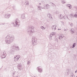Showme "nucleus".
I'll return each instance as SVG.
<instances>
[{
	"instance_id": "f257e3e1",
	"label": "nucleus",
	"mask_w": 77,
	"mask_h": 77,
	"mask_svg": "<svg viewBox=\"0 0 77 77\" xmlns=\"http://www.w3.org/2000/svg\"><path fill=\"white\" fill-rule=\"evenodd\" d=\"M14 36L13 35H7L5 38L6 43L7 44H9L14 41Z\"/></svg>"
},
{
	"instance_id": "f03ea898",
	"label": "nucleus",
	"mask_w": 77,
	"mask_h": 77,
	"mask_svg": "<svg viewBox=\"0 0 77 77\" xmlns=\"http://www.w3.org/2000/svg\"><path fill=\"white\" fill-rule=\"evenodd\" d=\"M20 25V21L18 19H17L14 20V22L12 23L11 24L12 27H19Z\"/></svg>"
},
{
	"instance_id": "7ed1b4c3",
	"label": "nucleus",
	"mask_w": 77,
	"mask_h": 77,
	"mask_svg": "<svg viewBox=\"0 0 77 77\" xmlns=\"http://www.w3.org/2000/svg\"><path fill=\"white\" fill-rule=\"evenodd\" d=\"M11 49L10 51L11 53L14 52V51H18L20 50V48L18 46H17L15 45H13L11 47Z\"/></svg>"
},
{
	"instance_id": "20e7f679",
	"label": "nucleus",
	"mask_w": 77,
	"mask_h": 77,
	"mask_svg": "<svg viewBox=\"0 0 77 77\" xmlns=\"http://www.w3.org/2000/svg\"><path fill=\"white\" fill-rule=\"evenodd\" d=\"M27 32H28L29 35H32V33L34 32V27L31 26L29 27L27 30Z\"/></svg>"
},
{
	"instance_id": "39448f33",
	"label": "nucleus",
	"mask_w": 77,
	"mask_h": 77,
	"mask_svg": "<svg viewBox=\"0 0 77 77\" xmlns=\"http://www.w3.org/2000/svg\"><path fill=\"white\" fill-rule=\"evenodd\" d=\"M32 43L33 45H36L37 44V39L35 38H33L32 39Z\"/></svg>"
},
{
	"instance_id": "423d86ee",
	"label": "nucleus",
	"mask_w": 77,
	"mask_h": 77,
	"mask_svg": "<svg viewBox=\"0 0 77 77\" xmlns=\"http://www.w3.org/2000/svg\"><path fill=\"white\" fill-rule=\"evenodd\" d=\"M43 6L44 7H43L42 8L43 9H48L50 8V5H48V4L44 5Z\"/></svg>"
},
{
	"instance_id": "0eeeda50",
	"label": "nucleus",
	"mask_w": 77,
	"mask_h": 77,
	"mask_svg": "<svg viewBox=\"0 0 77 77\" xmlns=\"http://www.w3.org/2000/svg\"><path fill=\"white\" fill-rule=\"evenodd\" d=\"M11 16V14L9 13H5L4 15V17L5 18H9Z\"/></svg>"
},
{
	"instance_id": "6e6552de",
	"label": "nucleus",
	"mask_w": 77,
	"mask_h": 77,
	"mask_svg": "<svg viewBox=\"0 0 77 77\" xmlns=\"http://www.w3.org/2000/svg\"><path fill=\"white\" fill-rule=\"evenodd\" d=\"M1 56L2 59L5 58L6 56V54L5 52H3L1 53Z\"/></svg>"
},
{
	"instance_id": "1a4fd4ad",
	"label": "nucleus",
	"mask_w": 77,
	"mask_h": 77,
	"mask_svg": "<svg viewBox=\"0 0 77 77\" xmlns=\"http://www.w3.org/2000/svg\"><path fill=\"white\" fill-rule=\"evenodd\" d=\"M20 58V56L19 55H17L15 56L14 59L15 60V62H18L19 61V59Z\"/></svg>"
},
{
	"instance_id": "9d476101",
	"label": "nucleus",
	"mask_w": 77,
	"mask_h": 77,
	"mask_svg": "<svg viewBox=\"0 0 77 77\" xmlns=\"http://www.w3.org/2000/svg\"><path fill=\"white\" fill-rule=\"evenodd\" d=\"M37 69H38V71L39 72H42L43 71V70H42V69L41 68H40L39 67H38L37 68Z\"/></svg>"
},
{
	"instance_id": "9b49d317",
	"label": "nucleus",
	"mask_w": 77,
	"mask_h": 77,
	"mask_svg": "<svg viewBox=\"0 0 77 77\" xmlns=\"http://www.w3.org/2000/svg\"><path fill=\"white\" fill-rule=\"evenodd\" d=\"M47 15L48 17L49 18V19H50L51 20H52V19H53V18L51 17V14H50V13L48 14Z\"/></svg>"
},
{
	"instance_id": "f8f14e48",
	"label": "nucleus",
	"mask_w": 77,
	"mask_h": 77,
	"mask_svg": "<svg viewBox=\"0 0 77 77\" xmlns=\"http://www.w3.org/2000/svg\"><path fill=\"white\" fill-rule=\"evenodd\" d=\"M51 29L53 30H55L56 29V25H53L51 26Z\"/></svg>"
},
{
	"instance_id": "ddd939ff",
	"label": "nucleus",
	"mask_w": 77,
	"mask_h": 77,
	"mask_svg": "<svg viewBox=\"0 0 77 77\" xmlns=\"http://www.w3.org/2000/svg\"><path fill=\"white\" fill-rule=\"evenodd\" d=\"M17 68H19V69H20V70H21V69H22V68H23V67H22V65H21V64L18 65L17 66Z\"/></svg>"
},
{
	"instance_id": "4468645a",
	"label": "nucleus",
	"mask_w": 77,
	"mask_h": 77,
	"mask_svg": "<svg viewBox=\"0 0 77 77\" xmlns=\"http://www.w3.org/2000/svg\"><path fill=\"white\" fill-rule=\"evenodd\" d=\"M63 17V16L62 14H60L58 16V18L60 20H62Z\"/></svg>"
},
{
	"instance_id": "2eb2a0df",
	"label": "nucleus",
	"mask_w": 77,
	"mask_h": 77,
	"mask_svg": "<svg viewBox=\"0 0 77 77\" xmlns=\"http://www.w3.org/2000/svg\"><path fill=\"white\" fill-rule=\"evenodd\" d=\"M63 37V34H61L59 37V38L60 39H62Z\"/></svg>"
},
{
	"instance_id": "dca6fc26",
	"label": "nucleus",
	"mask_w": 77,
	"mask_h": 77,
	"mask_svg": "<svg viewBox=\"0 0 77 77\" xmlns=\"http://www.w3.org/2000/svg\"><path fill=\"white\" fill-rule=\"evenodd\" d=\"M70 32L71 33H75V29H72L70 30Z\"/></svg>"
},
{
	"instance_id": "f3484780",
	"label": "nucleus",
	"mask_w": 77,
	"mask_h": 77,
	"mask_svg": "<svg viewBox=\"0 0 77 77\" xmlns=\"http://www.w3.org/2000/svg\"><path fill=\"white\" fill-rule=\"evenodd\" d=\"M68 8H69V9H71L72 8V5L70 4H68L67 5Z\"/></svg>"
},
{
	"instance_id": "a211bd4d",
	"label": "nucleus",
	"mask_w": 77,
	"mask_h": 77,
	"mask_svg": "<svg viewBox=\"0 0 77 77\" xmlns=\"http://www.w3.org/2000/svg\"><path fill=\"white\" fill-rule=\"evenodd\" d=\"M50 4L52 6H53V7H54V8H56V5L54 4L53 3V2H51Z\"/></svg>"
},
{
	"instance_id": "6ab92c4d",
	"label": "nucleus",
	"mask_w": 77,
	"mask_h": 77,
	"mask_svg": "<svg viewBox=\"0 0 77 77\" xmlns=\"http://www.w3.org/2000/svg\"><path fill=\"white\" fill-rule=\"evenodd\" d=\"M70 16L71 18H73L74 17V14H70Z\"/></svg>"
},
{
	"instance_id": "aec40b11",
	"label": "nucleus",
	"mask_w": 77,
	"mask_h": 77,
	"mask_svg": "<svg viewBox=\"0 0 77 77\" xmlns=\"http://www.w3.org/2000/svg\"><path fill=\"white\" fill-rule=\"evenodd\" d=\"M21 17L22 18H23V19H24V18H26V17H25V14H22L21 15Z\"/></svg>"
},
{
	"instance_id": "412c9836",
	"label": "nucleus",
	"mask_w": 77,
	"mask_h": 77,
	"mask_svg": "<svg viewBox=\"0 0 77 77\" xmlns=\"http://www.w3.org/2000/svg\"><path fill=\"white\" fill-rule=\"evenodd\" d=\"M64 13L65 15H68V14H69V13L68 12V11L67 10H65L64 11Z\"/></svg>"
},
{
	"instance_id": "4be33fe9",
	"label": "nucleus",
	"mask_w": 77,
	"mask_h": 77,
	"mask_svg": "<svg viewBox=\"0 0 77 77\" xmlns=\"http://www.w3.org/2000/svg\"><path fill=\"white\" fill-rule=\"evenodd\" d=\"M43 7L41 8V6H38V10H41L42 9H43Z\"/></svg>"
},
{
	"instance_id": "5701e85b",
	"label": "nucleus",
	"mask_w": 77,
	"mask_h": 77,
	"mask_svg": "<svg viewBox=\"0 0 77 77\" xmlns=\"http://www.w3.org/2000/svg\"><path fill=\"white\" fill-rule=\"evenodd\" d=\"M70 77H75V75L73 74V73L72 72L71 73Z\"/></svg>"
},
{
	"instance_id": "b1692460",
	"label": "nucleus",
	"mask_w": 77,
	"mask_h": 77,
	"mask_svg": "<svg viewBox=\"0 0 77 77\" xmlns=\"http://www.w3.org/2000/svg\"><path fill=\"white\" fill-rule=\"evenodd\" d=\"M70 71H71V69H68L66 70V72H67L69 73V72H70Z\"/></svg>"
},
{
	"instance_id": "393cba45",
	"label": "nucleus",
	"mask_w": 77,
	"mask_h": 77,
	"mask_svg": "<svg viewBox=\"0 0 77 77\" xmlns=\"http://www.w3.org/2000/svg\"><path fill=\"white\" fill-rule=\"evenodd\" d=\"M15 71H12V76H14V75H15Z\"/></svg>"
},
{
	"instance_id": "a878e982",
	"label": "nucleus",
	"mask_w": 77,
	"mask_h": 77,
	"mask_svg": "<svg viewBox=\"0 0 77 77\" xmlns=\"http://www.w3.org/2000/svg\"><path fill=\"white\" fill-rule=\"evenodd\" d=\"M67 19H68V20H69V19H71V17L70 16V15H68L67 16Z\"/></svg>"
},
{
	"instance_id": "bb28decb",
	"label": "nucleus",
	"mask_w": 77,
	"mask_h": 77,
	"mask_svg": "<svg viewBox=\"0 0 77 77\" xmlns=\"http://www.w3.org/2000/svg\"><path fill=\"white\" fill-rule=\"evenodd\" d=\"M75 45H76V43H74L73 45H72V48H74V47H75Z\"/></svg>"
},
{
	"instance_id": "cd10ccee",
	"label": "nucleus",
	"mask_w": 77,
	"mask_h": 77,
	"mask_svg": "<svg viewBox=\"0 0 77 77\" xmlns=\"http://www.w3.org/2000/svg\"><path fill=\"white\" fill-rule=\"evenodd\" d=\"M30 63V60H28L27 62V65H29Z\"/></svg>"
},
{
	"instance_id": "c85d7f7f",
	"label": "nucleus",
	"mask_w": 77,
	"mask_h": 77,
	"mask_svg": "<svg viewBox=\"0 0 77 77\" xmlns=\"http://www.w3.org/2000/svg\"><path fill=\"white\" fill-rule=\"evenodd\" d=\"M69 75V73L66 71V72H65V75Z\"/></svg>"
},
{
	"instance_id": "c756f323",
	"label": "nucleus",
	"mask_w": 77,
	"mask_h": 77,
	"mask_svg": "<svg viewBox=\"0 0 77 77\" xmlns=\"http://www.w3.org/2000/svg\"><path fill=\"white\" fill-rule=\"evenodd\" d=\"M67 16H63V18H64V19H68L67 17Z\"/></svg>"
},
{
	"instance_id": "7c9ffc66",
	"label": "nucleus",
	"mask_w": 77,
	"mask_h": 77,
	"mask_svg": "<svg viewBox=\"0 0 77 77\" xmlns=\"http://www.w3.org/2000/svg\"><path fill=\"white\" fill-rule=\"evenodd\" d=\"M40 28L42 29L43 30H44L45 29V28H44L43 26H41Z\"/></svg>"
},
{
	"instance_id": "2f4dec72",
	"label": "nucleus",
	"mask_w": 77,
	"mask_h": 77,
	"mask_svg": "<svg viewBox=\"0 0 77 77\" xmlns=\"http://www.w3.org/2000/svg\"><path fill=\"white\" fill-rule=\"evenodd\" d=\"M55 41L56 42H59V40H58V39L56 38L55 39Z\"/></svg>"
},
{
	"instance_id": "473e14b6",
	"label": "nucleus",
	"mask_w": 77,
	"mask_h": 77,
	"mask_svg": "<svg viewBox=\"0 0 77 77\" xmlns=\"http://www.w3.org/2000/svg\"><path fill=\"white\" fill-rule=\"evenodd\" d=\"M56 32H52L51 33V35H55Z\"/></svg>"
},
{
	"instance_id": "72a5a7b5",
	"label": "nucleus",
	"mask_w": 77,
	"mask_h": 77,
	"mask_svg": "<svg viewBox=\"0 0 77 77\" xmlns=\"http://www.w3.org/2000/svg\"><path fill=\"white\" fill-rule=\"evenodd\" d=\"M59 14V11H56V14Z\"/></svg>"
},
{
	"instance_id": "f704fd0d",
	"label": "nucleus",
	"mask_w": 77,
	"mask_h": 77,
	"mask_svg": "<svg viewBox=\"0 0 77 77\" xmlns=\"http://www.w3.org/2000/svg\"><path fill=\"white\" fill-rule=\"evenodd\" d=\"M61 3H63V4H64L66 2L65 1L62 0V1H61Z\"/></svg>"
},
{
	"instance_id": "c9c22d12",
	"label": "nucleus",
	"mask_w": 77,
	"mask_h": 77,
	"mask_svg": "<svg viewBox=\"0 0 77 77\" xmlns=\"http://www.w3.org/2000/svg\"><path fill=\"white\" fill-rule=\"evenodd\" d=\"M60 22L61 24H62V25H63L64 24V22H63L60 21Z\"/></svg>"
},
{
	"instance_id": "e433bc0d",
	"label": "nucleus",
	"mask_w": 77,
	"mask_h": 77,
	"mask_svg": "<svg viewBox=\"0 0 77 77\" xmlns=\"http://www.w3.org/2000/svg\"><path fill=\"white\" fill-rule=\"evenodd\" d=\"M2 24H3L4 25V24H9V23H3Z\"/></svg>"
},
{
	"instance_id": "4c0bfd02",
	"label": "nucleus",
	"mask_w": 77,
	"mask_h": 77,
	"mask_svg": "<svg viewBox=\"0 0 77 77\" xmlns=\"http://www.w3.org/2000/svg\"><path fill=\"white\" fill-rule=\"evenodd\" d=\"M70 26H71L72 27V26H73V24H72V23H71L70 24Z\"/></svg>"
},
{
	"instance_id": "58836bf2",
	"label": "nucleus",
	"mask_w": 77,
	"mask_h": 77,
	"mask_svg": "<svg viewBox=\"0 0 77 77\" xmlns=\"http://www.w3.org/2000/svg\"><path fill=\"white\" fill-rule=\"evenodd\" d=\"M64 32H67V29H64Z\"/></svg>"
},
{
	"instance_id": "ea45409f",
	"label": "nucleus",
	"mask_w": 77,
	"mask_h": 77,
	"mask_svg": "<svg viewBox=\"0 0 77 77\" xmlns=\"http://www.w3.org/2000/svg\"><path fill=\"white\" fill-rule=\"evenodd\" d=\"M29 2H26V5H29Z\"/></svg>"
},
{
	"instance_id": "a19ab883",
	"label": "nucleus",
	"mask_w": 77,
	"mask_h": 77,
	"mask_svg": "<svg viewBox=\"0 0 77 77\" xmlns=\"http://www.w3.org/2000/svg\"><path fill=\"white\" fill-rule=\"evenodd\" d=\"M49 39H51V40L52 39V37H50V38H49Z\"/></svg>"
},
{
	"instance_id": "79ce46f5",
	"label": "nucleus",
	"mask_w": 77,
	"mask_h": 77,
	"mask_svg": "<svg viewBox=\"0 0 77 77\" xmlns=\"http://www.w3.org/2000/svg\"><path fill=\"white\" fill-rule=\"evenodd\" d=\"M50 37H52V35L51 34L50 35Z\"/></svg>"
},
{
	"instance_id": "37998d69",
	"label": "nucleus",
	"mask_w": 77,
	"mask_h": 77,
	"mask_svg": "<svg viewBox=\"0 0 77 77\" xmlns=\"http://www.w3.org/2000/svg\"><path fill=\"white\" fill-rule=\"evenodd\" d=\"M61 30V29H58V30Z\"/></svg>"
},
{
	"instance_id": "c03bdc74",
	"label": "nucleus",
	"mask_w": 77,
	"mask_h": 77,
	"mask_svg": "<svg viewBox=\"0 0 77 77\" xmlns=\"http://www.w3.org/2000/svg\"><path fill=\"white\" fill-rule=\"evenodd\" d=\"M75 73H76V72H76V71H75Z\"/></svg>"
},
{
	"instance_id": "a18cd8bd",
	"label": "nucleus",
	"mask_w": 77,
	"mask_h": 77,
	"mask_svg": "<svg viewBox=\"0 0 77 77\" xmlns=\"http://www.w3.org/2000/svg\"><path fill=\"white\" fill-rule=\"evenodd\" d=\"M39 4V5H41V3H40Z\"/></svg>"
},
{
	"instance_id": "49530a36",
	"label": "nucleus",
	"mask_w": 77,
	"mask_h": 77,
	"mask_svg": "<svg viewBox=\"0 0 77 77\" xmlns=\"http://www.w3.org/2000/svg\"><path fill=\"white\" fill-rule=\"evenodd\" d=\"M47 21H48V20H47Z\"/></svg>"
},
{
	"instance_id": "de8ad7c7",
	"label": "nucleus",
	"mask_w": 77,
	"mask_h": 77,
	"mask_svg": "<svg viewBox=\"0 0 77 77\" xmlns=\"http://www.w3.org/2000/svg\"><path fill=\"white\" fill-rule=\"evenodd\" d=\"M76 71V72H77V70Z\"/></svg>"
},
{
	"instance_id": "09e8293b",
	"label": "nucleus",
	"mask_w": 77,
	"mask_h": 77,
	"mask_svg": "<svg viewBox=\"0 0 77 77\" xmlns=\"http://www.w3.org/2000/svg\"><path fill=\"white\" fill-rule=\"evenodd\" d=\"M76 77H77V76Z\"/></svg>"
}]
</instances>
